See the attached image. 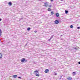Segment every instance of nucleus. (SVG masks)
I'll return each instance as SVG.
<instances>
[{
  "label": "nucleus",
  "mask_w": 80,
  "mask_h": 80,
  "mask_svg": "<svg viewBox=\"0 0 80 80\" xmlns=\"http://www.w3.org/2000/svg\"><path fill=\"white\" fill-rule=\"evenodd\" d=\"M34 72V73L36 72V76H37V77H40V75H39V74H38V71H35Z\"/></svg>",
  "instance_id": "obj_1"
},
{
  "label": "nucleus",
  "mask_w": 80,
  "mask_h": 80,
  "mask_svg": "<svg viewBox=\"0 0 80 80\" xmlns=\"http://www.w3.org/2000/svg\"><path fill=\"white\" fill-rule=\"evenodd\" d=\"M21 62H24L25 61L26 62H27V60H25V58H23L21 60Z\"/></svg>",
  "instance_id": "obj_2"
},
{
  "label": "nucleus",
  "mask_w": 80,
  "mask_h": 80,
  "mask_svg": "<svg viewBox=\"0 0 80 80\" xmlns=\"http://www.w3.org/2000/svg\"><path fill=\"white\" fill-rule=\"evenodd\" d=\"M54 22L55 24H58V23H59V21L57 20H55Z\"/></svg>",
  "instance_id": "obj_3"
},
{
  "label": "nucleus",
  "mask_w": 80,
  "mask_h": 80,
  "mask_svg": "<svg viewBox=\"0 0 80 80\" xmlns=\"http://www.w3.org/2000/svg\"><path fill=\"white\" fill-rule=\"evenodd\" d=\"M44 5L46 7H48V2H46L44 3Z\"/></svg>",
  "instance_id": "obj_4"
},
{
  "label": "nucleus",
  "mask_w": 80,
  "mask_h": 80,
  "mask_svg": "<svg viewBox=\"0 0 80 80\" xmlns=\"http://www.w3.org/2000/svg\"><path fill=\"white\" fill-rule=\"evenodd\" d=\"M49 72V70L48 69L45 70L44 71L45 73H48Z\"/></svg>",
  "instance_id": "obj_5"
},
{
  "label": "nucleus",
  "mask_w": 80,
  "mask_h": 80,
  "mask_svg": "<svg viewBox=\"0 0 80 80\" xmlns=\"http://www.w3.org/2000/svg\"><path fill=\"white\" fill-rule=\"evenodd\" d=\"M56 16L57 17H58L60 16V15H59V13H56Z\"/></svg>",
  "instance_id": "obj_6"
},
{
  "label": "nucleus",
  "mask_w": 80,
  "mask_h": 80,
  "mask_svg": "<svg viewBox=\"0 0 80 80\" xmlns=\"http://www.w3.org/2000/svg\"><path fill=\"white\" fill-rule=\"evenodd\" d=\"M8 5H10V6H11V5H12V2H8Z\"/></svg>",
  "instance_id": "obj_7"
},
{
  "label": "nucleus",
  "mask_w": 80,
  "mask_h": 80,
  "mask_svg": "<svg viewBox=\"0 0 80 80\" xmlns=\"http://www.w3.org/2000/svg\"><path fill=\"white\" fill-rule=\"evenodd\" d=\"M67 79L68 80H72V77H69V78H68Z\"/></svg>",
  "instance_id": "obj_8"
},
{
  "label": "nucleus",
  "mask_w": 80,
  "mask_h": 80,
  "mask_svg": "<svg viewBox=\"0 0 80 80\" xmlns=\"http://www.w3.org/2000/svg\"><path fill=\"white\" fill-rule=\"evenodd\" d=\"M48 11H49V12H51L52 11V9L50 8H48Z\"/></svg>",
  "instance_id": "obj_9"
},
{
  "label": "nucleus",
  "mask_w": 80,
  "mask_h": 80,
  "mask_svg": "<svg viewBox=\"0 0 80 80\" xmlns=\"http://www.w3.org/2000/svg\"><path fill=\"white\" fill-rule=\"evenodd\" d=\"M13 77L14 78H17V75H14L13 76Z\"/></svg>",
  "instance_id": "obj_10"
},
{
  "label": "nucleus",
  "mask_w": 80,
  "mask_h": 80,
  "mask_svg": "<svg viewBox=\"0 0 80 80\" xmlns=\"http://www.w3.org/2000/svg\"><path fill=\"white\" fill-rule=\"evenodd\" d=\"M51 15H53V14H54V12H53L52 11L51 12Z\"/></svg>",
  "instance_id": "obj_11"
},
{
  "label": "nucleus",
  "mask_w": 80,
  "mask_h": 80,
  "mask_svg": "<svg viewBox=\"0 0 80 80\" xmlns=\"http://www.w3.org/2000/svg\"><path fill=\"white\" fill-rule=\"evenodd\" d=\"M0 58H2V54L1 53H0Z\"/></svg>",
  "instance_id": "obj_12"
},
{
  "label": "nucleus",
  "mask_w": 80,
  "mask_h": 80,
  "mask_svg": "<svg viewBox=\"0 0 80 80\" xmlns=\"http://www.w3.org/2000/svg\"><path fill=\"white\" fill-rule=\"evenodd\" d=\"M27 30H28V31H30V28H28L27 29Z\"/></svg>",
  "instance_id": "obj_13"
},
{
  "label": "nucleus",
  "mask_w": 80,
  "mask_h": 80,
  "mask_svg": "<svg viewBox=\"0 0 80 80\" xmlns=\"http://www.w3.org/2000/svg\"><path fill=\"white\" fill-rule=\"evenodd\" d=\"M70 28H73V25H71L70 26Z\"/></svg>",
  "instance_id": "obj_14"
},
{
  "label": "nucleus",
  "mask_w": 80,
  "mask_h": 80,
  "mask_svg": "<svg viewBox=\"0 0 80 80\" xmlns=\"http://www.w3.org/2000/svg\"><path fill=\"white\" fill-rule=\"evenodd\" d=\"M2 31H1V30L0 29V36H1V33H2Z\"/></svg>",
  "instance_id": "obj_15"
},
{
  "label": "nucleus",
  "mask_w": 80,
  "mask_h": 80,
  "mask_svg": "<svg viewBox=\"0 0 80 80\" xmlns=\"http://www.w3.org/2000/svg\"><path fill=\"white\" fill-rule=\"evenodd\" d=\"M65 13L67 14V13H68V11H67V10H66L65 11Z\"/></svg>",
  "instance_id": "obj_16"
},
{
  "label": "nucleus",
  "mask_w": 80,
  "mask_h": 80,
  "mask_svg": "<svg viewBox=\"0 0 80 80\" xmlns=\"http://www.w3.org/2000/svg\"><path fill=\"white\" fill-rule=\"evenodd\" d=\"M52 7V5H50L49 6V8H51V7Z\"/></svg>",
  "instance_id": "obj_17"
},
{
  "label": "nucleus",
  "mask_w": 80,
  "mask_h": 80,
  "mask_svg": "<svg viewBox=\"0 0 80 80\" xmlns=\"http://www.w3.org/2000/svg\"><path fill=\"white\" fill-rule=\"evenodd\" d=\"M34 32L35 33H37V31H34Z\"/></svg>",
  "instance_id": "obj_18"
},
{
  "label": "nucleus",
  "mask_w": 80,
  "mask_h": 80,
  "mask_svg": "<svg viewBox=\"0 0 80 80\" xmlns=\"http://www.w3.org/2000/svg\"><path fill=\"white\" fill-rule=\"evenodd\" d=\"M73 73L75 74V73H76V72H73Z\"/></svg>",
  "instance_id": "obj_19"
},
{
  "label": "nucleus",
  "mask_w": 80,
  "mask_h": 80,
  "mask_svg": "<svg viewBox=\"0 0 80 80\" xmlns=\"http://www.w3.org/2000/svg\"><path fill=\"white\" fill-rule=\"evenodd\" d=\"M18 78H21V79L22 78H21V77H18Z\"/></svg>",
  "instance_id": "obj_20"
},
{
  "label": "nucleus",
  "mask_w": 80,
  "mask_h": 80,
  "mask_svg": "<svg viewBox=\"0 0 80 80\" xmlns=\"http://www.w3.org/2000/svg\"><path fill=\"white\" fill-rule=\"evenodd\" d=\"M80 28V27H78V29H79V28Z\"/></svg>",
  "instance_id": "obj_21"
},
{
  "label": "nucleus",
  "mask_w": 80,
  "mask_h": 80,
  "mask_svg": "<svg viewBox=\"0 0 80 80\" xmlns=\"http://www.w3.org/2000/svg\"><path fill=\"white\" fill-rule=\"evenodd\" d=\"M50 40H51V39H48V40H49V41H50Z\"/></svg>",
  "instance_id": "obj_22"
},
{
  "label": "nucleus",
  "mask_w": 80,
  "mask_h": 80,
  "mask_svg": "<svg viewBox=\"0 0 80 80\" xmlns=\"http://www.w3.org/2000/svg\"><path fill=\"white\" fill-rule=\"evenodd\" d=\"M78 63L79 64H80V62H78Z\"/></svg>",
  "instance_id": "obj_23"
},
{
  "label": "nucleus",
  "mask_w": 80,
  "mask_h": 80,
  "mask_svg": "<svg viewBox=\"0 0 80 80\" xmlns=\"http://www.w3.org/2000/svg\"><path fill=\"white\" fill-rule=\"evenodd\" d=\"M1 20H2V19L0 18V21H1Z\"/></svg>",
  "instance_id": "obj_24"
},
{
  "label": "nucleus",
  "mask_w": 80,
  "mask_h": 80,
  "mask_svg": "<svg viewBox=\"0 0 80 80\" xmlns=\"http://www.w3.org/2000/svg\"><path fill=\"white\" fill-rule=\"evenodd\" d=\"M51 2H52L53 1V0H51Z\"/></svg>",
  "instance_id": "obj_25"
},
{
  "label": "nucleus",
  "mask_w": 80,
  "mask_h": 80,
  "mask_svg": "<svg viewBox=\"0 0 80 80\" xmlns=\"http://www.w3.org/2000/svg\"><path fill=\"white\" fill-rule=\"evenodd\" d=\"M61 0V1H63V0Z\"/></svg>",
  "instance_id": "obj_26"
},
{
  "label": "nucleus",
  "mask_w": 80,
  "mask_h": 80,
  "mask_svg": "<svg viewBox=\"0 0 80 80\" xmlns=\"http://www.w3.org/2000/svg\"><path fill=\"white\" fill-rule=\"evenodd\" d=\"M75 49H76V48H75Z\"/></svg>",
  "instance_id": "obj_27"
}]
</instances>
